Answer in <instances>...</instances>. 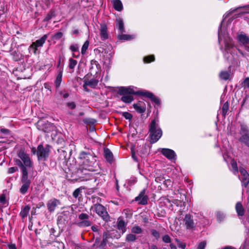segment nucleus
Here are the masks:
<instances>
[{"mask_svg": "<svg viewBox=\"0 0 249 249\" xmlns=\"http://www.w3.org/2000/svg\"><path fill=\"white\" fill-rule=\"evenodd\" d=\"M149 133L151 143H155L161 137L162 132L159 125V121L157 117L152 120L149 126Z\"/></svg>", "mask_w": 249, "mask_h": 249, "instance_id": "nucleus-1", "label": "nucleus"}, {"mask_svg": "<svg viewBox=\"0 0 249 249\" xmlns=\"http://www.w3.org/2000/svg\"><path fill=\"white\" fill-rule=\"evenodd\" d=\"M222 21L220 25L218 30V41L219 43L222 41V40L224 39V42L225 43V49L223 50V54L224 56L227 59H228L229 56H227L229 53H230L232 55V50L234 49V45L232 43V40L229 37L228 35H224L222 33Z\"/></svg>", "mask_w": 249, "mask_h": 249, "instance_id": "nucleus-2", "label": "nucleus"}, {"mask_svg": "<svg viewBox=\"0 0 249 249\" xmlns=\"http://www.w3.org/2000/svg\"><path fill=\"white\" fill-rule=\"evenodd\" d=\"M16 164L20 168L22 172L21 182L22 184L19 189V192L20 194L24 195L29 189L31 181L28 178L27 169L23 165L21 161L19 160H16Z\"/></svg>", "mask_w": 249, "mask_h": 249, "instance_id": "nucleus-3", "label": "nucleus"}, {"mask_svg": "<svg viewBox=\"0 0 249 249\" xmlns=\"http://www.w3.org/2000/svg\"><path fill=\"white\" fill-rule=\"evenodd\" d=\"M135 89L136 88L134 87H120L118 90V93L119 95H122L121 100L125 103H130L133 101L134 98L132 95H136Z\"/></svg>", "mask_w": 249, "mask_h": 249, "instance_id": "nucleus-4", "label": "nucleus"}, {"mask_svg": "<svg viewBox=\"0 0 249 249\" xmlns=\"http://www.w3.org/2000/svg\"><path fill=\"white\" fill-rule=\"evenodd\" d=\"M17 155L18 159H14L16 163V160H19L21 161L23 165L27 169V168H32L33 163L28 154L26 153L24 149L21 148L17 152Z\"/></svg>", "mask_w": 249, "mask_h": 249, "instance_id": "nucleus-5", "label": "nucleus"}, {"mask_svg": "<svg viewBox=\"0 0 249 249\" xmlns=\"http://www.w3.org/2000/svg\"><path fill=\"white\" fill-rule=\"evenodd\" d=\"M50 151V146L49 145H47L46 147H44L41 144L38 145L36 151L35 148L34 147L32 149V152L33 154L36 153L39 160H46L49 157Z\"/></svg>", "mask_w": 249, "mask_h": 249, "instance_id": "nucleus-6", "label": "nucleus"}, {"mask_svg": "<svg viewBox=\"0 0 249 249\" xmlns=\"http://www.w3.org/2000/svg\"><path fill=\"white\" fill-rule=\"evenodd\" d=\"M239 133L241 135L239 138V142L249 147V128L244 124H240Z\"/></svg>", "mask_w": 249, "mask_h": 249, "instance_id": "nucleus-7", "label": "nucleus"}, {"mask_svg": "<svg viewBox=\"0 0 249 249\" xmlns=\"http://www.w3.org/2000/svg\"><path fill=\"white\" fill-rule=\"evenodd\" d=\"M48 37V35H44L40 38L33 42L29 48V52H32L34 54L37 53L38 48L43 46Z\"/></svg>", "mask_w": 249, "mask_h": 249, "instance_id": "nucleus-8", "label": "nucleus"}, {"mask_svg": "<svg viewBox=\"0 0 249 249\" xmlns=\"http://www.w3.org/2000/svg\"><path fill=\"white\" fill-rule=\"evenodd\" d=\"M92 208L94 209V211L96 213L101 216L104 220L107 221L109 220V215L108 214L106 209L102 205L100 204H95L93 207H92Z\"/></svg>", "mask_w": 249, "mask_h": 249, "instance_id": "nucleus-9", "label": "nucleus"}, {"mask_svg": "<svg viewBox=\"0 0 249 249\" xmlns=\"http://www.w3.org/2000/svg\"><path fill=\"white\" fill-rule=\"evenodd\" d=\"M79 159L82 160L83 164L88 167L92 166L95 160L94 158L89 153L84 151L80 153Z\"/></svg>", "mask_w": 249, "mask_h": 249, "instance_id": "nucleus-10", "label": "nucleus"}, {"mask_svg": "<svg viewBox=\"0 0 249 249\" xmlns=\"http://www.w3.org/2000/svg\"><path fill=\"white\" fill-rule=\"evenodd\" d=\"M83 82V87L84 90L87 92H89L90 90L88 88L95 89L98 85L99 80L95 77L88 78L87 77H85Z\"/></svg>", "mask_w": 249, "mask_h": 249, "instance_id": "nucleus-11", "label": "nucleus"}, {"mask_svg": "<svg viewBox=\"0 0 249 249\" xmlns=\"http://www.w3.org/2000/svg\"><path fill=\"white\" fill-rule=\"evenodd\" d=\"M184 225L187 230H193L196 227L193 216L190 214H186L183 219Z\"/></svg>", "mask_w": 249, "mask_h": 249, "instance_id": "nucleus-12", "label": "nucleus"}, {"mask_svg": "<svg viewBox=\"0 0 249 249\" xmlns=\"http://www.w3.org/2000/svg\"><path fill=\"white\" fill-rule=\"evenodd\" d=\"M146 189H143L135 198V201H137L140 205H145L148 203V197L145 194Z\"/></svg>", "mask_w": 249, "mask_h": 249, "instance_id": "nucleus-13", "label": "nucleus"}, {"mask_svg": "<svg viewBox=\"0 0 249 249\" xmlns=\"http://www.w3.org/2000/svg\"><path fill=\"white\" fill-rule=\"evenodd\" d=\"M136 94L138 95H142L151 99L152 101L157 104H160L159 99L156 97L152 93L147 91H136Z\"/></svg>", "mask_w": 249, "mask_h": 249, "instance_id": "nucleus-14", "label": "nucleus"}, {"mask_svg": "<svg viewBox=\"0 0 249 249\" xmlns=\"http://www.w3.org/2000/svg\"><path fill=\"white\" fill-rule=\"evenodd\" d=\"M239 171L241 174L240 180L245 187L247 186L249 183V175L247 171L243 168H240Z\"/></svg>", "mask_w": 249, "mask_h": 249, "instance_id": "nucleus-15", "label": "nucleus"}, {"mask_svg": "<svg viewBox=\"0 0 249 249\" xmlns=\"http://www.w3.org/2000/svg\"><path fill=\"white\" fill-rule=\"evenodd\" d=\"M160 151L168 160H173L176 159V155L173 150L168 148H161Z\"/></svg>", "mask_w": 249, "mask_h": 249, "instance_id": "nucleus-16", "label": "nucleus"}, {"mask_svg": "<svg viewBox=\"0 0 249 249\" xmlns=\"http://www.w3.org/2000/svg\"><path fill=\"white\" fill-rule=\"evenodd\" d=\"M59 204L60 201L59 200L55 198L51 199L48 201L47 204L48 210L50 212L52 213L54 211L57 206Z\"/></svg>", "mask_w": 249, "mask_h": 249, "instance_id": "nucleus-17", "label": "nucleus"}, {"mask_svg": "<svg viewBox=\"0 0 249 249\" xmlns=\"http://www.w3.org/2000/svg\"><path fill=\"white\" fill-rule=\"evenodd\" d=\"M100 35L102 40H105L108 37L107 27L104 23L100 24Z\"/></svg>", "mask_w": 249, "mask_h": 249, "instance_id": "nucleus-18", "label": "nucleus"}, {"mask_svg": "<svg viewBox=\"0 0 249 249\" xmlns=\"http://www.w3.org/2000/svg\"><path fill=\"white\" fill-rule=\"evenodd\" d=\"M237 39L239 42L243 45L249 43V36L246 34H240L238 35Z\"/></svg>", "mask_w": 249, "mask_h": 249, "instance_id": "nucleus-19", "label": "nucleus"}, {"mask_svg": "<svg viewBox=\"0 0 249 249\" xmlns=\"http://www.w3.org/2000/svg\"><path fill=\"white\" fill-rule=\"evenodd\" d=\"M30 210V207L28 205H26L24 207H22L21 211L20 212L19 215L22 220H23L28 215Z\"/></svg>", "mask_w": 249, "mask_h": 249, "instance_id": "nucleus-20", "label": "nucleus"}, {"mask_svg": "<svg viewBox=\"0 0 249 249\" xmlns=\"http://www.w3.org/2000/svg\"><path fill=\"white\" fill-rule=\"evenodd\" d=\"M116 27L118 28L119 31L121 33H123L124 32H125L124 22L121 18H116Z\"/></svg>", "mask_w": 249, "mask_h": 249, "instance_id": "nucleus-21", "label": "nucleus"}, {"mask_svg": "<svg viewBox=\"0 0 249 249\" xmlns=\"http://www.w3.org/2000/svg\"><path fill=\"white\" fill-rule=\"evenodd\" d=\"M114 8L118 11H121L123 9V6L122 1L120 0H112Z\"/></svg>", "mask_w": 249, "mask_h": 249, "instance_id": "nucleus-22", "label": "nucleus"}, {"mask_svg": "<svg viewBox=\"0 0 249 249\" xmlns=\"http://www.w3.org/2000/svg\"><path fill=\"white\" fill-rule=\"evenodd\" d=\"M236 213L238 216H243L245 213V210L241 202H238L235 206Z\"/></svg>", "mask_w": 249, "mask_h": 249, "instance_id": "nucleus-23", "label": "nucleus"}, {"mask_svg": "<svg viewBox=\"0 0 249 249\" xmlns=\"http://www.w3.org/2000/svg\"><path fill=\"white\" fill-rule=\"evenodd\" d=\"M104 156L107 160L109 162H111L113 161V155L112 153L110 151V150L109 149H105Z\"/></svg>", "mask_w": 249, "mask_h": 249, "instance_id": "nucleus-24", "label": "nucleus"}, {"mask_svg": "<svg viewBox=\"0 0 249 249\" xmlns=\"http://www.w3.org/2000/svg\"><path fill=\"white\" fill-rule=\"evenodd\" d=\"M125 226L126 224L125 222L123 219H119L117 222V228L119 230L121 231H122V233H124L126 230H125Z\"/></svg>", "mask_w": 249, "mask_h": 249, "instance_id": "nucleus-25", "label": "nucleus"}, {"mask_svg": "<svg viewBox=\"0 0 249 249\" xmlns=\"http://www.w3.org/2000/svg\"><path fill=\"white\" fill-rule=\"evenodd\" d=\"M62 73H63V71L62 70H60L59 71V72L58 74H57L56 79L55 80V85L57 89H58L59 86H60L61 83L62 82Z\"/></svg>", "mask_w": 249, "mask_h": 249, "instance_id": "nucleus-26", "label": "nucleus"}, {"mask_svg": "<svg viewBox=\"0 0 249 249\" xmlns=\"http://www.w3.org/2000/svg\"><path fill=\"white\" fill-rule=\"evenodd\" d=\"M8 205V202L6 199L5 195L2 194L0 195V206L2 207H5Z\"/></svg>", "mask_w": 249, "mask_h": 249, "instance_id": "nucleus-27", "label": "nucleus"}, {"mask_svg": "<svg viewBox=\"0 0 249 249\" xmlns=\"http://www.w3.org/2000/svg\"><path fill=\"white\" fill-rule=\"evenodd\" d=\"M135 36L133 35H128L125 34H121L118 36V38L120 40H129L133 39Z\"/></svg>", "mask_w": 249, "mask_h": 249, "instance_id": "nucleus-28", "label": "nucleus"}, {"mask_svg": "<svg viewBox=\"0 0 249 249\" xmlns=\"http://www.w3.org/2000/svg\"><path fill=\"white\" fill-rule=\"evenodd\" d=\"M230 74L227 71H222L219 73V77L221 79L227 80L230 77Z\"/></svg>", "mask_w": 249, "mask_h": 249, "instance_id": "nucleus-29", "label": "nucleus"}, {"mask_svg": "<svg viewBox=\"0 0 249 249\" xmlns=\"http://www.w3.org/2000/svg\"><path fill=\"white\" fill-rule=\"evenodd\" d=\"M231 164L232 171L234 174H236L238 173V166L236 161L232 160L231 161Z\"/></svg>", "mask_w": 249, "mask_h": 249, "instance_id": "nucleus-30", "label": "nucleus"}, {"mask_svg": "<svg viewBox=\"0 0 249 249\" xmlns=\"http://www.w3.org/2000/svg\"><path fill=\"white\" fill-rule=\"evenodd\" d=\"M131 232L134 234H140L142 232V228L137 225H135L131 228Z\"/></svg>", "mask_w": 249, "mask_h": 249, "instance_id": "nucleus-31", "label": "nucleus"}, {"mask_svg": "<svg viewBox=\"0 0 249 249\" xmlns=\"http://www.w3.org/2000/svg\"><path fill=\"white\" fill-rule=\"evenodd\" d=\"M77 64V61L72 58H70L69 60V68L73 70Z\"/></svg>", "mask_w": 249, "mask_h": 249, "instance_id": "nucleus-32", "label": "nucleus"}, {"mask_svg": "<svg viewBox=\"0 0 249 249\" xmlns=\"http://www.w3.org/2000/svg\"><path fill=\"white\" fill-rule=\"evenodd\" d=\"M133 107L139 113H143L145 110V109L143 107L140 106L138 104H134Z\"/></svg>", "mask_w": 249, "mask_h": 249, "instance_id": "nucleus-33", "label": "nucleus"}, {"mask_svg": "<svg viewBox=\"0 0 249 249\" xmlns=\"http://www.w3.org/2000/svg\"><path fill=\"white\" fill-rule=\"evenodd\" d=\"M55 16L54 12L53 10H51L44 18L43 21H49L53 17Z\"/></svg>", "mask_w": 249, "mask_h": 249, "instance_id": "nucleus-34", "label": "nucleus"}, {"mask_svg": "<svg viewBox=\"0 0 249 249\" xmlns=\"http://www.w3.org/2000/svg\"><path fill=\"white\" fill-rule=\"evenodd\" d=\"M136 239V236L134 234L130 233L126 236V241L127 242H134Z\"/></svg>", "mask_w": 249, "mask_h": 249, "instance_id": "nucleus-35", "label": "nucleus"}, {"mask_svg": "<svg viewBox=\"0 0 249 249\" xmlns=\"http://www.w3.org/2000/svg\"><path fill=\"white\" fill-rule=\"evenodd\" d=\"M89 45V41L88 40L84 42V44L83 45L82 49H81V53L82 54H85V53L87 51V50L88 48Z\"/></svg>", "mask_w": 249, "mask_h": 249, "instance_id": "nucleus-36", "label": "nucleus"}, {"mask_svg": "<svg viewBox=\"0 0 249 249\" xmlns=\"http://www.w3.org/2000/svg\"><path fill=\"white\" fill-rule=\"evenodd\" d=\"M155 60V56L154 55H150L145 56L143 58V61L145 63H150Z\"/></svg>", "mask_w": 249, "mask_h": 249, "instance_id": "nucleus-37", "label": "nucleus"}, {"mask_svg": "<svg viewBox=\"0 0 249 249\" xmlns=\"http://www.w3.org/2000/svg\"><path fill=\"white\" fill-rule=\"evenodd\" d=\"M91 224V223L90 221H89L88 219L82 221L81 222H79L78 223V225L79 226H82V227H88L90 226Z\"/></svg>", "mask_w": 249, "mask_h": 249, "instance_id": "nucleus-38", "label": "nucleus"}, {"mask_svg": "<svg viewBox=\"0 0 249 249\" xmlns=\"http://www.w3.org/2000/svg\"><path fill=\"white\" fill-rule=\"evenodd\" d=\"M222 114L224 116H225L229 109V104L227 102L224 104L222 107Z\"/></svg>", "mask_w": 249, "mask_h": 249, "instance_id": "nucleus-39", "label": "nucleus"}, {"mask_svg": "<svg viewBox=\"0 0 249 249\" xmlns=\"http://www.w3.org/2000/svg\"><path fill=\"white\" fill-rule=\"evenodd\" d=\"M90 65H91V66L90 67V70L93 69L94 67H95L97 68V69L98 70L99 67H100V65H99V63H98V62L94 60H92L91 61Z\"/></svg>", "mask_w": 249, "mask_h": 249, "instance_id": "nucleus-40", "label": "nucleus"}, {"mask_svg": "<svg viewBox=\"0 0 249 249\" xmlns=\"http://www.w3.org/2000/svg\"><path fill=\"white\" fill-rule=\"evenodd\" d=\"M151 234L157 239L158 240L160 238V234L159 231L156 230L152 229L151 231Z\"/></svg>", "mask_w": 249, "mask_h": 249, "instance_id": "nucleus-41", "label": "nucleus"}, {"mask_svg": "<svg viewBox=\"0 0 249 249\" xmlns=\"http://www.w3.org/2000/svg\"><path fill=\"white\" fill-rule=\"evenodd\" d=\"M162 241L165 243H170L171 242V238L169 235L166 234L162 237Z\"/></svg>", "mask_w": 249, "mask_h": 249, "instance_id": "nucleus-42", "label": "nucleus"}, {"mask_svg": "<svg viewBox=\"0 0 249 249\" xmlns=\"http://www.w3.org/2000/svg\"><path fill=\"white\" fill-rule=\"evenodd\" d=\"M63 36V33L61 32H58L55 34L53 38L54 40H59Z\"/></svg>", "mask_w": 249, "mask_h": 249, "instance_id": "nucleus-43", "label": "nucleus"}, {"mask_svg": "<svg viewBox=\"0 0 249 249\" xmlns=\"http://www.w3.org/2000/svg\"><path fill=\"white\" fill-rule=\"evenodd\" d=\"M216 217L218 221H222L224 219L225 215L223 213L219 212L216 213Z\"/></svg>", "mask_w": 249, "mask_h": 249, "instance_id": "nucleus-44", "label": "nucleus"}, {"mask_svg": "<svg viewBox=\"0 0 249 249\" xmlns=\"http://www.w3.org/2000/svg\"><path fill=\"white\" fill-rule=\"evenodd\" d=\"M78 218L80 220L82 221L88 219L89 218V216L85 213H82L79 215Z\"/></svg>", "mask_w": 249, "mask_h": 249, "instance_id": "nucleus-45", "label": "nucleus"}, {"mask_svg": "<svg viewBox=\"0 0 249 249\" xmlns=\"http://www.w3.org/2000/svg\"><path fill=\"white\" fill-rule=\"evenodd\" d=\"M81 193V190L80 188H77L74 190V191L73 192L72 195L73 196L77 198L78 197L79 195Z\"/></svg>", "mask_w": 249, "mask_h": 249, "instance_id": "nucleus-46", "label": "nucleus"}, {"mask_svg": "<svg viewBox=\"0 0 249 249\" xmlns=\"http://www.w3.org/2000/svg\"><path fill=\"white\" fill-rule=\"evenodd\" d=\"M70 50L73 53L78 52V46L77 44H72L70 46Z\"/></svg>", "mask_w": 249, "mask_h": 249, "instance_id": "nucleus-47", "label": "nucleus"}, {"mask_svg": "<svg viewBox=\"0 0 249 249\" xmlns=\"http://www.w3.org/2000/svg\"><path fill=\"white\" fill-rule=\"evenodd\" d=\"M123 116L126 119H127V120H130L132 118V115L130 113H129V112H123Z\"/></svg>", "mask_w": 249, "mask_h": 249, "instance_id": "nucleus-48", "label": "nucleus"}, {"mask_svg": "<svg viewBox=\"0 0 249 249\" xmlns=\"http://www.w3.org/2000/svg\"><path fill=\"white\" fill-rule=\"evenodd\" d=\"M244 88H249V77L246 78L243 83Z\"/></svg>", "mask_w": 249, "mask_h": 249, "instance_id": "nucleus-49", "label": "nucleus"}, {"mask_svg": "<svg viewBox=\"0 0 249 249\" xmlns=\"http://www.w3.org/2000/svg\"><path fill=\"white\" fill-rule=\"evenodd\" d=\"M206 245L205 241L200 243L197 246V249H204Z\"/></svg>", "mask_w": 249, "mask_h": 249, "instance_id": "nucleus-50", "label": "nucleus"}, {"mask_svg": "<svg viewBox=\"0 0 249 249\" xmlns=\"http://www.w3.org/2000/svg\"><path fill=\"white\" fill-rule=\"evenodd\" d=\"M67 106L71 109H73L76 107V105L73 102L67 103Z\"/></svg>", "mask_w": 249, "mask_h": 249, "instance_id": "nucleus-51", "label": "nucleus"}, {"mask_svg": "<svg viewBox=\"0 0 249 249\" xmlns=\"http://www.w3.org/2000/svg\"><path fill=\"white\" fill-rule=\"evenodd\" d=\"M18 171V168L17 167H12L9 168L8 173L9 174H12Z\"/></svg>", "mask_w": 249, "mask_h": 249, "instance_id": "nucleus-52", "label": "nucleus"}, {"mask_svg": "<svg viewBox=\"0 0 249 249\" xmlns=\"http://www.w3.org/2000/svg\"><path fill=\"white\" fill-rule=\"evenodd\" d=\"M164 178L162 176L157 177L155 178V181L158 183H160L161 181H163Z\"/></svg>", "mask_w": 249, "mask_h": 249, "instance_id": "nucleus-53", "label": "nucleus"}, {"mask_svg": "<svg viewBox=\"0 0 249 249\" xmlns=\"http://www.w3.org/2000/svg\"><path fill=\"white\" fill-rule=\"evenodd\" d=\"M177 245L178 247L181 248V249H185L186 244L181 241H180Z\"/></svg>", "mask_w": 249, "mask_h": 249, "instance_id": "nucleus-54", "label": "nucleus"}, {"mask_svg": "<svg viewBox=\"0 0 249 249\" xmlns=\"http://www.w3.org/2000/svg\"><path fill=\"white\" fill-rule=\"evenodd\" d=\"M164 184L166 185L167 187L168 186V185H170L171 184V180L170 179L165 180H163Z\"/></svg>", "mask_w": 249, "mask_h": 249, "instance_id": "nucleus-55", "label": "nucleus"}, {"mask_svg": "<svg viewBox=\"0 0 249 249\" xmlns=\"http://www.w3.org/2000/svg\"><path fill=\"white\" fill-rule=\"evenodd\" d=\"M60 94L64 98H67L69 97V94L67 92L63 93L62 91L60 92Z\"/></svg>", "mask_w": 249, "mask_h": 249, "instance_id": "nucleus-56", "label": "nucleus"}, {"mask_svg": "<svg viewBox=\"0 0 249 249\" xmlns=\"http://www.w3.org/2000/svg\"><path fill=\"white\" fill-rule=\"evenodd\" d=\"M8 248L9 249H17L16 245L13 244L8 245Z\"/></svg>", "mask_w": 249, "mask_h": 249, "instance_id": "nucleus-57", "label": "nucleus"}, {"mask_svg": "<svg viewBox=\"0 0 249 249\" xmlns=\"http://www.w3.org/2000/svg\"><path fill=\"white\" fill-rule=\"evenodd\" d=\"M132 158L135 161H138L137 156L135 155V153L134 152H133L132 151Z\"/></svg>", "mask_w": 249, "mask_h": 249, "instance_id": "nucleus-58", "label": "nucleus"}, {"mask_svg": "<svg viewBox=\"0 0 249 249\" xmlns=\"http://www.w3.org/2000/svg\"><path fill=\"white\" fill-rule=\"evenodd\" d=\"M109 234L107 232H104L103 235V238H108Z\"/></svg>", "mask_w": 249, "mask_h": 249, "instance_id": "nucleus-59", "label": "nucleus"}, {"mask_svg": "<svg viewBox=\"0 0 249 249\" xmlns=\"http://www.w3.org/2000/svg\"><path fill=\"white\" fill-rule=\"evenodd\" d=\"M91 230L93 231L96 232L98 231V227L97 226H92Z\"/></svg>", "mask_w": 249, "mask_h": 249, "instance_id": "nucleus-60", "label": "nucleus"}, {"mask_svg": "<svg viewBox=\"0 0 249 249\" xmlns=\"http://www.w3.org/2000/svg\"><path fill=\"white\" fill-rule=\"evenodd\" d=\"M148 249H158V247L155 245H152L151 246H150Z\"/></svg>", "mask_w": 249, "mask_h": 249, "instance_id": "nucleus-61", "label": "nucleus"}, {"mask_svg": "<svg viewBox=\"0 0 249 249\" xmlns=\"http://www.w3.org/2000/svg\"><path fill=\"white\" fill-rule=\"evenodd\" d=\"M170 247L171 249H177L176 246L173 243L170 244Z\"/></svg>", "mask_w": 249, "mask_h": 249, "instance_id": "nucleus-62", "label": "nucleus"}, {"mask_svg": "<svg viewBox=\"0 0 249 249\" xmlns=\"http://www.w3.org/2000/svg\"><path fill=\"white\" fill-rule=\"evenodd\" d=\"M0 131L1 132L5 133V134H7L9 132V130L7 129H1L0 130Z\"/></svg>", "mask_w": 249, "mask_h": 249, "instance_id": "nucleus-63", "label": "nucleus"}, {"mask_svg": "<svg viewBox=\"0 0 249 249\" xmlns=\"http://www.w3.org/2000/svg\"><path fill=\"white\" fill-rule=\"evenodd\" d=\"M223 249H236L233 247H231V246H227L225 247Z\"/></svg>", "mask_w": 249, "mask_h": 249, "instance_id": "nucleus-64", "label": "nucleus"}]
</instances>
